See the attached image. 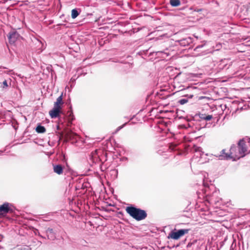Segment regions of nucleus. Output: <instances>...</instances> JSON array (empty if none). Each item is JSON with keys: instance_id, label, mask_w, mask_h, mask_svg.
<instances>
[{"instance_id": "1", "label": "nucleus", "mask_w": 250, "mask_h": 250, "mask_svg": "<svg viewBox=\"0 0 250 250\" xmlns=\"http://www.w3.org/2000/svg\"><path fill=\"white\" fill-rule=\"evenodd\" d=\"M125 210L131 217L138 221L143 220L146 216V212L139 208L132 207H127L126 208Z\"/></svg>"}, {"instance_id": "2", "label": "nucleus", "mask_w": 250, "mask_h": 250, "mask_svg": "<svg viewBox=\"0 0 250 250\" xmlns=\"http://www.w3.org/2000/svg\"><path fill=\"white\" fill-rule=\"evenodd\" d=\"M63 104L62 102V94L57 99V101L54 104V107L49 113L52 118H55L59 117V114L62 113V106Z\"/></svg>"}, {"instance_id": "3", "label": "nucleus", "mask_w": 250, "mask_h": 250, "mask_svg": "<svg viewBox=\"0 0 250 250\" xmlns=\"http://www.w3.org/2000/svg\"><path fill=\"white\" fill-rule=\"evenodd\" d=\"M188 229H180L177 231H172L168 236V238L174 240H178L180 237L188 232Z\"/></svg>"}, {"instance_id": "4", "label": "nucleus", "mask_w": 250, "mask_h": 250, "mask_svg": "<svg viewBox=\"0 0 250 250\" xmlns=\"http://www.w3.org/2000/svg\"><path fill=\"white\" fill-rule=\"evenodd\" d=\"M238 148L240 156L238 157V159L245 156V152L247 151L245 142L243 139L240 140L238 144Z\"/></svg>"}, {"instance_id": "5", "label": "nucleus", "mask_w": 250, "mask_h": 250, "mask_svg": "<svg viewBox=\"0 0 250 250\" xmlns=\"http://www.w3.org/2000/svg\"><path fill=\"white\" fill-rule=\"evenodd\" d=\"M232 149H233L232 146H231V148H230L229 152H227L226 149L222 150L221 152V154L218 156L219 158L221 160H222V159L229 160V159L232 158V152L231 151Z\"/></svg>"}, {"instance_id": "6", "label": "nucleus", "mask_w": 250, "mask_h": 250, "mask_svg": "<svg viewBox=\"0 0 250 250\" xmlns=\"http://www.w3.org/2000/svg\"><path fill=\"white\" fill-rule=\"evenodd\" d=\"M19 37V35L16 32H11L9 36V42L11 43H14Z\"/></svg>"}, {"instance_id": "7", "label": "nucleus", "mask_w": 250, "mask_h": 250, "mask_svg": "<svg viewBox=\"0 0 250 250\" xmlns=\"http://www.w3.org/2000/svg\"><path fill=\"white\" fill-rule=\"evenodd\" d=\"M9 204L8 203H4L2 205L0 206V213H6L9 210Z\"/></svg>"}, {"instance_id": "8", "label": "nucleus", "mask_w": 250, "mask_h": 250, "mask_svg": "<svg viewBox=\"0 0 250 250\" xmlns=\"http://www.w3.org/2000/svg\"><path fill=\"white\" fill-rule=\"evenodd\" d=\"M53 169L54 172L58 174H61L62 173L63 169L61 165L54 166Z\"/></svg>"}, {"instance_id": "9", "label": "nucleus", "mask_w": 250, "mask_h": 250, "mask_svg": "<svg viewBox=\"0 0 250 250\" xmlns=\"http://www.w3.org/2000/svg\"><path fill=\"white\" fill-rule=\"evenodd\" d=\"M11 84V82H10L9 83H8L6 80H4L0 85V87H1L3 89H6L9 85Z\"/></svg>"}, {"instance_id": "10", "label": "nucleus", "mask_w": 250, "mask_h": 250, "mask_svg": "<svg viewBox=\"0 0 250 250\" xmlns=\"http://www.w3.org/2000/svg\"><path fill=\"white\" fill-rule=\"evenodd\" d=\"M170 3L173 6H177L180 4V0H170Z\"/></svg>"}, {"instance_id": "11", "label": "nucleus", "mask_w": 250, "mask_h": 250, "mask_svg": "<svg viewBox=\"0 0 250 250\" xmlns=\"http://www.w3.org/2000/svg\"><path fill=\"white\" fill-rule=\"evenodd\" d=\"M36 131L38 133H43L45 131V128L42 126L39 125L36 128Z\"/></svg>"}, {"instance_id": "12", "label": "nucleus", "mask_w": 250, "mask_h": 250, "mask_svg": "<svg viewBox=\"0 0 250 250\" xmlns=\"http://www.w3.org/2000/svg\"><path fill=\"white\" fill-rule=\"evenodd\" d=\"M79 15L78 12L76 9H73L71 11V17L73 19H75Z\"/></svg>"}, {"instance_id": "13", "label": "nucleus", "mask_w": 250, "mask_h": 250, "mask_svg": "<svg viewBox=\"0 0 250 250\" xmlns=\"http://www.w3.org/2000/svg\"><path fill=\"white\" fill-rule=\"evenodd\" d=\"M46 233L48 234L47 236H48V238L49 239L50 238H49V234H52L53 233V229L48 228L46 230Z\"/></svg>"}, {"instance_id": "14", "label": "nucleus", "mask_w": 250, "mask_h": 250, "mask_svg": "<svg viewBox=\"0 0 250 250\" xmlns=\"http://www.w3.org/2000/svg\"><path fill=\"white\" fill-rule=\"evenodd\" d=\"M212 118V116L211 115H207L205 117H204V119L206 121H209Z\"/></svg>"}, {"instance_id": "15", "label": "nucleus", "mask_w": 250, "mask_h": 250, "mask_svg": "<svg viewBox=\"0 0 250 250\" xmlns=\"http://www.w3.org/2000/svg\"><path fill=\"white\" fill-rule=\"evenodd\" d=\"M72 133L71 132H67L66 133V137L67 138L69 139L71 137Z\"/></svg>"}, {"instance_id": "16", "label": "nucleus", "mask_w": 250, "mask_h": 250, "mask_svg": "<svg viewBox=\"0 0 250 250\" xmlns=\"http://www.w3.org/2000/svg\"><path fill=\"white\" fill-rule=\"evenodd\" d=\"M186 102H187L186 100H182L181 101V103L182 104H185Z\"/></svg>"}, {"instance_id": "17", "label": "nucleus", "mask_w": 250, "mask_h": 250, "mask_svg": "<svg viewBox=\"0 0 250 250\" xmlns=\"http://www.w3.org/2000/svg\"><path fill=\"white\" fill-rule=\"evenodd\" d=\"M195 150L197 151H200V148L199 147H195Z\"/></svg>"}, {"instance_id": "18", "label": "nucleus", "mask_w": 250, "mask_h": 250, "mask_svg": "<svg viewBox=\"0 0 250 250\" xmlns=\"http://www.w3.org/2000/svg\"><path fill=\"white\" fill-rule=\"evenodd\" d=\"M125 124H125L124 125H123V126H120V127H119V129H120L122 128V127H123L125 125Z\"/></svg>"}, {"instance_id": "19", "label": "nucleus", "mask_w": 250, "mask_h": 250, "mask_svg": "<svg viewBox=\"0 0 250 250\" xmlns=\"http://www.w3.org/2000/svg\"><path fill=\"white\" fill-rule=\"evenodd\" d=\"M53 237V236H51V238H52Z\"/></svg>"}]
</instances>
